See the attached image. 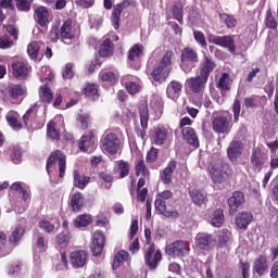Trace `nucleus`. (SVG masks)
Here are the masks:
<instances>
[{
    "mask_svg": "<svg viewBox=\"0 0 278 278\" xmlns=\"http://www.w3.org/2000/svg\"><path fill=\"white\" fill-rule=\"evenodd\" d=\"M169 199H173V191L170 190H165L157 193L154 207L156 212L165 216V218H179V212L177 210L168 211L166 208V201Z\"/></svg>",
    "mask_w": 278,
    "mask_h": 278,
    "instance_id": "obj_1",
    "label": "nucleus"
},
{
    "mask_svg": "<svg viewBox=\"0 0 278 278\" xmlns=\"http://www.w3.org/2000/svg\"><path fill=\"white\" fill-rule=\"evenodd\" d=\"M58 164L59 166V177L64 179L66 175V154L62 153L61 150H54L48 156L46 163V170L48 175H51V168Z\"/></svg>",
    "mask_w": 278,
    "mask_h": 278,
    "instance_id": "obj_2",
    "label": "nucleus"
},
{
    "mask_svg": "<svg viewBox=\"0 0 278 278\" xmlns=\"http://www.w3.org/2000/svg\"><path fill=\"white\" fill-rule=\"evenodd\" d=\"M165 255L173 257V260H184L190 255V242L184 240H176L165 247Z\"/></svg>",
    "mask_w": 278,
    "mask_h": 278,
    "instance_id": "obj_3",
    "label": "nucleus"
},
{
    "mask_svg": "<svg viewBox=\"0 0 278 278\" xmlns=\"http://www.w3.org/2000/svg\"><path fill=\"white\" fill-rule=\"evenodd\" d=\"M197 64H199V52L191 47L184 48L180 53V67L184 73H192Z\"/></svg>",
    "mask_w": 278,
    "mask_h": 278,
    "instance_id": "obj_4",
    "label": "nucleus"
},
{
    "mask_svg": "<svg viewBox=\"0 0 278 278\" xmlns=\"http://www.w3.org/2000/svg\"><path fill=\"white\" fill-rule=\"evenodd\" d=\"M210 175L213 184H224L233 175V169H231V165L229 163H220L217 165H213L210 169Z\"/></svg>",
    "mask_w": 278,
    "mask_h": 278,
    "instance_id": "obj_5",
    "label": "nucleus"
},
{
    "mask_svg": "<svg viewBox=\"0 0 278 278\" xmlns=\"http://www.w3.org/2000/svg\"><path fill=\"white\" fill-rule=\"evenodd\" d=\"M100 147L109 155H116L121 151V138L115 132L106 131L100 140Z\"/></svg>",
    "mask_w": 278,
    "mask_h": 278,
    "instance_id": "obj_6",
    "label": "nucleus"
},
{
    "mask_svg": "<svg viewBox=\"0 0 278 278\" xmlns=\"http://www.w3.org/2000/svg\"><path fill=\"white\" fill-rule=\"evenodd\" d=\"M143 260L148 268L156 270L157 266H160V262H162V250H155V243L150 244L143 251Z\"/></svg>",
    "mask_w": 278,
    "mask_h": 278,
    "instance_id": "obj_7",
    "label": "nucleus"
},
{
    "mask_svg": "<svg viewBox=\"0 0 278 278\" xmlns=\"http://www.w3.org/2000/svg\"><path fill=\"white\" fill-rule=\"evenodd\" d=\"M12 75L18 81H25L29 79L31 74V65L28 62L16 60L11 63Z\"/></svg>",
    "mask_w": 278,
    "mask_h": 278,
    "instance_id": "obj_8",
    "label": "nucleus"
},
{
    "mask_svg": "<svg viewBox=\"0 0 278 278\" xmlns=\"http://www.w3.org/2000/svg\"><path fill=\"white\" fill-rule=\"evenodd\" d=\"M60 38L64 45H73L77 38H79V33L73 28V20L67 18L60 28Z\"/></svg>",
    "mask_w": 278,
    "mask_h": 278,
    "instance_id": "obj_9",
    "label": "nucleus"
},
{
    "mask_svg": "<svg viewBox=\"0 0 278 278\" xmlns=\"http://www.w3.org/2000/svg\"><path fill=\"white\" fill-rule=\"evenodd\" d=\"M208 42L216 45L217 47H223V49H228L229 53H232V55L236 54V40L231 35H210Z\"/></svg>",
    "mask_w": 278,
    "mask_h": 278,
    "instance_id": "obj_10",
    "label": "nucleus"
},
{
    "mask_svg": "<svg viewBox=\"0 0 278 278\" xmlns=\"http://www.w3.org/2000/svg\"><path fill=\"white\" fill-rule=\"evenodd\" d=\"M7 92L11 103L14 105H21V103H23V99L27 97V87L18 84H12L7 88Z\"/></svg>",
    "mask_w": 278,
    "mask_h": 278,
    "instance_id": "obj_11",
    "label": "nucleus"
},
{
    "mask_svg": "<svg viewBox=\"0 0 278 278\" xmlns=\"http://www.w3.org/2000/svg\"><path fill=\"white\" fill-rule=\"evenodd\" d=\"M186 86L193 94H203L207 86V79L202 75L190 77L186 80Z\"/></svg>",
    "mask_w": 278,
    "mask_h": 278,
    "instance_id": "obj_12",
    "label": "nucleus"
},
{
    "mask_svg": "<svg viewBox=\"0 0 278 278\" xmlns=\"http://www.w3.org/2000/svg\"><path fill=\"white\" fill-rule=\"evenodd\" d=\"M90 249L93 257L101 256L103 249H105V235L103 231L96 230L93 232V239Z\"/></svg>",
    "mask_w": 278,
    "mask_h": 278,
    "instance_id": "obj_13",
    "label": "nucleus"
},
{
    "mask_svg": "<svg viewBox=\"0 0 278 278\" xmlns=\"http://www.w3.org/2000/svg\"><path fill=\"white\" fill-rule=\"evenodd\" d=\"M212 127L215 134H229L231 131V122L227 116L218 115L213 118Z\"/></svg>",
    "mask_w": 278,
    "mask_h": 278,
    "instance_id": "obj_14",
    "label": "nucleus"
},
{
    "mask_svg": "<svg viewBox=\"0 0 278 278\" xmlns=\"http://www.w3.org/2000/svg\"><path fill=\"white\" fill-rule=\"evenodd\" d=\"M150 138L152 140V144L162 147V144H166V141L168 140V129L164 126H156L153 128Z\"/></svg>",
    "mask_w": 278,
    "mask_h": 278,
    "instance_id": "obj_15",
    "label": "nucleus"
},
{
    "mask_svg": "<svg viewBox=\"0 0 278 278\" xmlns=\"http://www.w3.org/2000/svg\"><path fill=\"white\" fill-rule=\"evenodd\" d=\"M244 192L242 191H235L232 192V195L228 199L227 203L229 206V214L230 216H233L242 207V204L244 203Z\"/></svg>",
    "mask_w": 278,
    "mask_h": 278,
    "instance_id": "obj_16",
    "label": "nucleus"
},
{
    "mask_svg": "<svg viewBox=\"0 0 278 278\" xmlns=\"http://www.w3.org/2000/svg\"><path fill=\"white\" fill-rule=\"evenodd\" d=\"M195 244L201 251H210L216 244V239L211 233H198Z\"/></svg>",
    "mask_w": 278,
    "mask_h": 278,
    "instance_id": "obj_17",
    "label": "nucleus"
},
{
    "mask_svg": "<svg viewBox=\"0 0 278 278\" xmlns=\"http://www.w3.org/2000/svg\"><path fill=\"white\" fill-rule=\"evenodd\" d=\"M78 148L83 153H92L94 151V132L89 131L83 135Z\"/></svg>",
    "mask_w": 278,
    "mask_h": 278,
    "instance_id": "obj_18",
    "label": "nucleus"
},
{
    "mask_svg": "<svg viewBox=\"0 0 278 278\" xmlns=\"http://www.w3.org/2000/svg\"><path fill=\"white\" fill-rule=\"evenodd\" d=\"M70 262L73 268H84L88 263V252L84 250L74 251L70 254Z\"/></svg>",
    "mask_w": 278,
    "mask_h": 278,
    "instance_id": "obj_19",
    "label": "nucleus"
},
{
    "mask_svg": "<svg viewBox=\"0 0 278 278\" xmlns=\"http://www.w3.org/2000/svg\"><path fill=\"white\" fill-rule=\"evenodd\" d=\"M242 149H244L242 141L235 140L230 142L227 155L232 164L238 162V159L242 156Z\"/></svg>",
    "mask_w": 278,
    "mask_h": 278,
    "instance_id": "obj_20",
    "label": "nucleus"
},
{
    "mask_svg": "<svg viewBox=\"0 0 278 278\" xmlns=\"http://www.w3.org/2000/svg\"><path fill=\"white\" fill-rule=\"evenodd\" d=\"M136 76L124 75L121 78V84L124 86L128 94H138L140 92V84L136 83Z\"/></svg>",
    "mask_w": 278,
    "mask_h": 278,
    "instance_id": "obj_21",
    "label": "nucleus"
},
{
    "mask_svg": "<svg viewBox=\"0 0 278 278\" xmlns=\"http://www.w3.org/2000/svg\"><path fill=\"white\" fill-rule=\"evenodd\" d=\"M250 163L254 173H262V168H264V164H266V157H264L262 151L253 150Z\"/></svg>",
    "mask_w": 278,
    "mask_h": 278,
    "instance_id": "obj_22",
    "label": "nucleus"
},
{
    "mask_svg": "<svg viewBox=\"0 0 278 278\" xmlns=\"http://www.w3.org/2000/svg\"><path fill=\"white\" fill-rule=\"evenodd\" d=\"M126 8H129V1L127 0L114 5L111 17L114 29H118L121 27V14H123V10Z\"/></svg>",
    "mask_w": 278,
    "mask_h": 278,
    "instance_id": "obj_23",
    "label": "nucleus"
},
{
    "mask_svg": "<svg viewBox=\"0 0 278 278\" xmlns=\"http://www.w3.org/2000/svg\"><path fill=\"white\" fill-rule=\"evenodd\" d=\"M252 270L256 273L258 277L266 275V270H268V258H266V255L261 254L255 258Z\"/></svg>",
    "mask_w": 278,
    "mask_h": 278,
    "instance_id": "obj_24",
    "label": "nucleus"
},
{
    "mask_svg": "<svg viewBox=\"0 0 278 278\" xmlns=\"http://www.w3.org/2000/svg\"><path fill=\"white\" fill-rule=\"evenodd\" d=\"M139 116L142 129L139 130V136L142 140L147 138V128L149 127V106L142 104L139 106Z\"/></svg>",
    "mask_w": 278,
    "mask_h": 278,
    "instance_id": "obj_25",
    "label": "nucleus"
},
{
    "mask_svg": "<svg viewBox=\"0 0 278 278\" xmlns=\"http://www.w3.org/2000/svg\"><path fill=\"white\" fill-rule=\"evenodd\" d=\"M181 135L187 144L194 147V149H199V136L197 135V130H194V128L190 126L182 128Z\"/></svg>",
    "mask_w": 278,
    "mask_h": 278,
    "instance_id": "obj_26",
    "label": "nucleus"
},
{
    "mask_svg": "<svg viewBox=\"0 0 278 278\" xmlns=\"http://www.w3.org/2000/svg\"><path fill=\"white\" fill-rule=\"evenodd\" d=\"M214 68H216V62L212 60V58L204 55L203 62L200 66V75L204 77V79H210V75L214 73Z\"/></svg>",
    "mask_w": 278,
    "mask_h": 278,
    "instance_id": "obj_27",
    "label": "nucleus"
},
{
    "mask_svg": "<svg viewBox=\"0 0 278 278\" xmlns=\"http://www.w3.org/2000/svg\"><path fill=\"white\" fill-rule=\"evenodd\" d=\"M181 90H184V85L177 80H172L167 86L166 94L172 101H177L181 97Z\"/></svg>",
    "mask_w": 278,
    "mask_h": 278,
    "instance_id": "obj_28",
    "label": "nucleus"
},
{
    "mask_svg": "<svg viewBox=\"0 0 278 278\" xmlns=\"http://www.w3.org/2000/svg\"><path fill=\"white\" fill-rule=\"evenodd\" d=\"M18 118H21V114L14 110L9 111L5 115L8 125H10L14 131H21V129H23V123H21Z\"/></svg>",
    "mask_w": 278,
    "mask_h": 278,
    "instance_id": "obj_29",
    "label": "nucleus"
},
{
    "mask_svg": "<svg viewBox=\"0 0 278 278\" xmlns=\"http://www.w3.org/2000/svg\"><path fill=\"white\" fill-rule=\"evenodd\" d=\"M253 223V214L244 211L241 213H238V215L235 218V224L238 227V229H245L249 228V224Z\"/></svg>",
    "mask_w": 278,
    "mask_h": 278,
    "instance_id": "obj_30",
    "label": "nucleus"
},
{
    "mask_svg": "<svg viewBox=\"0 0 278 278\" xmlns=\"http://www.w3.org/2000/svg\"><path fill=\"white\" fill-rule=\"evenodd\" d=\"M25 236V227L17 225L14 230L11 232V236L9 237V244L10 249H14L18 247V242L23 240V237Z\"/></svg>",
    "mask_w": 278,
    "mask_h": 278,
    "instance_id": "obj_31",
    "label": "nucleus"
},
{
    "mask_svg": "<svg viewBox=\"0 0 278 278\" xmlns=\"http://www.w3.org/2000/svg\"><path fill=\"white\" fill-rule=\"evenodd\" d=\"M177 168V161H169L167 166L163 169L161 174V181L168 186L173 184V173Z\"/></svg>",
    "mask_w": 278,
    "mask_h": 278,
    "instance_id": "obj_32",
    "label": "nucleus"
},
{
    "mask_svg": "<svg viewBox=\"0 0 278 278\" xmlns=\"http://www.w3.org/2000/svg\"><path fill=\"white\" fill-rule=\"evenodd\" d=\"M150 75L153 81H156L157 84H162L166 81V79H168V76L170 75V70H166L165 67L157 65L152 70Z\"/></svg>",
    "mask_w": 278,
    "mask_h": 278,
    "instance_id": "obj_33",
    "label": "nucleus"
},
{
    "mask_svg": "<svg viewBox=\"0 0 278 278\" xmlns=\"http://www.w3.org/2000/svg\"><path fill=\"white\" fill-rule=\"evenodd\" d=\"M98 54L100 58H110L114 55V42L110 38L104 39L98 49Z\"/></svg>",
    "mask_w": 278,
    "mask_h": 278,
    "instance_id": "obj_34",
    "label": "nucleus"
},
{
    "mask_svg": "<svg viewBox=\"0 0 278 278\" xmlns=\"http://www.w3.org/2000/svg\"><path fill=\"white\" fill-rule=\"evenodd\" d=\"M81 92L87 97V99H90L91 101H97V99L101 97L99 94V85L94 83H87Z\"/></svg>",
    "mask_w": 278,
    "mask_h": 278,
    "instance_id": "obj_35",
    "label": "nucleus"
},
{
    "mask_svg": "<svg viewBox=\"0 0 278 278\" xmlns=\"http://www.w3.org/2000/svg\"><path fill=\"white\" fill-rule=\"evenodd\" d=\"M35 16L40 27H47L49 25V9L47 7H38L35 10Z\"/></svg>",
    "mask_w": 278,
    "mask_h": 278,
    "instance_id": "obj_36",
    "label": "nucleus"
},
{
    "mask_svg": "<svg viewBox=\"0 0 278 278\" xmlns=\"http://www.w3.org/2000/svg\"><path fill=\"white\" fill-rule=\"evenodd\" d=\"M74 187L78 188V190H85L86 186L90 184V176L81 175L79 170H74Z\"/></svg>",
    "mask_w": 278,
    "mask_h": 278,
    "instance_id": "obj_37",
    "label": "nucleus"
},
{
    "mask_svg": "<svg viewBox=\"0 0 278 278\" xmlns=\"http://www.w3.org/2000/svg\"><path fill=\"white\" fill-rule=\"evenodd\" d=\"M99 78L103 84H108V86H116L118 84V74L114 72L102 70L99 74Z\"/></svg>",
    "mask_w": 278,
    "mask_h": 278,
    "instance_id": "obj_38",
    "label": "nucleus"
},
{
    "mask_svg": "<svg viewBox=\"0 0 278 278\" xmlns=\"http://www.w3.org/2000/svg\"><path fill=\"white\" fill-rule=\"evenodd\" d=\"M71 242V232L68 230L62 231L56 236L55 239V249L59 251H64L68 243Z\"/></svg>",
    "mask_w": 278,
    "mask_h": 278,
    "instance_id": "obj_39",
    "label": "nucleus"
},
{
    "mask_svg": "<svg viewBox=\"0 0 278 278\" xmlns=\"http://www.w3.org/2000/svg\"><path fill=\"white\" fill-rule=\"evenodd\" d=\"M47 137L54 142L60 141V138H62V135L60 134V129H58V124L55 123V121L48 122Z\"/></svg>",
    "mask_w": 278,
    "mask_h": 278,
    "instance_id": "obj_40",
    "label": "nucleus"
},
{
    "mask_svg": "<svg viewBox=\"0 0 278 278\" xmlns=\"http://www.w3.org/2000/svg\"><path fill=\"white\" fill-rule=\"evenodd\" d=\"M70 205L72 212H81V210H84V194L81 192L72 194Z\"/></svg>",
    "mask_w": 278,
    "mask_h": 278,
    "instance_id": "obj_41",
    "label": "nucleus"
},
{
    "mask_svg": "<svg viewBox=\"0 0 278 278\" xmlns=\"http://www.w3.org/2000/svg\"><path fill=\"white\" fill-rule=\"evenodd\" d=\"M264 25L266 29H271V31H277L278 22L277 17H275V13H273L271 9H267L265 13Z\"/></svg>",
    "mask_w": 278,
    "mask_h": 278,
    "instance_id": "obj_42",
    "label": "nucleus"
},
{
    "mask_svg": "<svg viewBox=\"0 0 278 278\" xmlns=\"http://www.w3.org/2000/svg\"><path fill=\"white\" fill-rule=\"evenodd\" d=\"M39 99L42 103H47L48 105L53 102V90H51L49 84H45L40 87Z\"/></svg>",
    "mask_w": 278,
    "mask_h": 278,
    "instance_id": "obj_43",
    "label": "nucleus"
},
{
    "mask_svg": "<svg viewBox=\"0 0 278 278\" xmlns=\"http://www.w3.org/2000/svg\"><path fill=\"white\" fill-rule=\"evenodd\" d=\"M217 88L222 90V92H229L231 90V77L228 73H223L218 83Z\"/></svg>",
    "mask_w": 278,
    "mask_h": 278,
    "instance_id": "obj_44",
    "label": "nucleus"
},
{
    "mask_svg": "<svg viewBox=\"0 0 278 278\" xmlns=\"http://www.w3.org/2000/svg\"><path fill=\"white\" fill-rule=\"evenodd\" d=\"M135 175L137 177H140V175H142V177H146V179H149V177H151V172L147 167V164H144V160L141 159L137 161L135 165Z\"/></svg>",
    "mask_w": 278,
    "mask_h": 278,
    "instance_id": "obj_45",
    "label": "nucleus"
},
{
    "mask_svg": "<svg viewBox=\"0 0 278 278\" xmlns=\"http://www.w3.org/2000/svg\"><path fill=\"white\" fill-rule=\"evenodd\" d=\"M189 195L195 205H203V203H207V195L199 189L189 191Z\"/></svg>",
    "mask_w": 278,
    "mask_h": 278,
    "instance_id": "obj_46",
    "label": "nucleus"
},
{
    "mask_svg": "<svg viewBox=\"0 0 278 278\" xmlns=\"http://www.w3.org/2000/svg\"><path fill=\"white\" fill-rule=\"evenodd\" d=\"M12 253V248L8 247V235L0 231V257H5Z\"/></svg>",
    "mask_w": 278,
    "mask_h": 278,
    "instance_id": "obj_47",
    "label": "nucleus"
},
{
    "mask_svg": "<svg viewBox=\"0 0 278 278\" xmlns=\"http://www.w3.org/2000/svg\"><path fill=\"white\" fill-rule=\"evenodd\" d=\"M144 51V46L140 43L134 45L128 51L129 62H136V59L142 58V52Z\"/></svg>",
    "mask_w": 278,
    "mask_h": 278,
    "instance_id": "obj_48",
    "label": "nucleus"
},
{
    "mask_svg": "<svg viewBox=\"0 0 278 278\" xmlns=\"http://www.w3.org/2000/svg\"><path fill=\"white\" fill-rule=\"evenodd\" d=\"M92 224V216L88 214L78 215L74 220V227L81 229Z\"/></svg>",
    "mask_w": 278,
    "mask_h": 278,
    "instance_id": "obj_49",
    "label": "nucleus"
},
{
    "mask_svg": "<svg viewBox=\"0 0 278 278\" xmlns=\"http://www.w3.org/2000/svg\"><path fill=\"white\" fill-rule=\"evenodd\" d=\"M174 55H175V53L173 52V50H167L163 54V56L159 63V66H161L167 71H170V66H173V56Z\"/></svg>",
    "mask_w": 278,
    "mask_h": 278,
    "instance_id": "obj_50",
    "label": "nucleus"
},
{
    "mask_svg": "<svg viewBox=\"0 0 278 278\" xmlns=\"http://www.w3.org/2000/svg\"><path fill=\"white\" fill-rule=\"evenodd\" d=\"M129 170H131V165L127 161H117V173L119 174V179H125V177H128Z\"/></svg>",
    "mask_w": 278,
    "mask_h": 278,
    "instance_id": "obj_51",
    "label": "nucleus"
},
{
    "mask_svg": "<svg viewBox=\"0 0 278 278\" xmlns=\"http://www.w3.org/2000/svg\"><path fill=\"white\" fill-rule=\"evenodd\" d=\"M219 18L226 25L227 29H235L238 25V20L228 13H220Z\"/></svg>",
    "mask_w": 278,
    "mask_h": 278,
    "instance_id": "obj_52",
    "label": "nucleus"
},
{
    "mask_svg": "<svg viewBox=\"0 0 278 278\" xmlns=\"http://www.w3.org/2000/svg\"><path fill=\"white\" fill-rule=\"evenodd\" d=\"M172 14L180 25H184V4L176 2L172 8Z\"/></svg>",
    "mask_w": 278,
    "mask_h": 278,
    "instance_id": "obj_53",
    "label": "nucleus"
},
{
    "mask_svg": "<svg viewBox=\"0 0 278 278\" xmlns=\"http://www.w3.org/2000/svg\"><path fill=\"white\" fill-rule=\"evenodd\" d=\"M223 223H225V213L222 208H217L213 213V218L211 220V224L213 227H223Z\"/></svg>",
    "mask_w": 278,
    "mask_h": 278,
    "instance_id": "obj_54",
    "label": "nucleus"
},
{
    "mask_svg": "<svg viewBox=\"0 0 278 278\" xmlns=\"http://www.w3.org/2000/svg\"><path fill=\"white\" fill-rule=\"evenodd\" d=\"M38 53H40V45L38 41H33L27 47V54L30 60H38Z\"/></svg>",
    "mask_w": 278,
    "mask_h": 278,
    "instance_id": "obj_55",
    "label": "nucleus"
},
{
    "mask_svg": "<svg viewBox=\"0 0 278 278\" xmlns=\"http://www.w3.org/2000/svg\"><path fill=\"white\" fill-rule=\"evenodd\" d=\"M17 12H30L34 0H14Z\"/></svg>",
    "mask_w": 278,
    "mask_h": 278,
    "instance_id": "obj_56",
    "label": "nucleus"
},
{
    "mask_svg": "<svg viewBox=\"0 0 278 278\" xmlns=\"http://www.w3.org/2000/svg\"><path fill=\"white\" fill-rule=\"evenodd\" d=\"M36 108H38V104L35 103L33 104L23 115L22 121L25 125V127H29V121H31V116L38 114V112L36 111Z\"/></svg>",
    "mask_w": 278,
    "mask_h": 278,
    "instance_id": "obj_57",
    "label": "nucleus"
},
{
    "mask_svg": "<svg viewBox=\"0 0 278 278\" xmlns=\"http://www.w3.org/2000/svg\"><path fill=\"white\" fill-rule=\"evenodd\" d=\"M129 257V253L125 252V251H119L113 261V269L116 270V268H118L123 262L127 261V258Z\"/></svg>",
    "mask_w": 278,
    "mask_h": 278,
    "instance_id": "obj_58",
    "label": "nucleus"
},
{
    "mask_svg": "<svg viewBox=\"0 0 278 278\" xmlns=\"http://www.w3.org/2000/svg\"><path fill=\"white\" fill-rule=\"evenodd\" d=\"M35 247L39 251H47V249L49 248V241L45 239V236H42V233H38L35 237Z\"/></svg>",
    "mask_w": 278,
    "mask_h": 278,
    "instance_id": "obj_59",
    "label": "nucleus"
},
{
    "mask_svg": "<svg viewBox=\"0 0 278 278\" xmlns=\"http://www.w3.org/2000/svg\"><path fill=\"white\" fill-rule=\"evenodd\" d=\"M193 38L202 49H207V40L205 39V34L201 30H193Z\"/></svg>",
    "mask_w": 278,
    "mask_h": 278,
    "instance_id": "obj_60",
    "label": "nucleus"
},
{
    "mask_svg": "<svg viewBox=\"0 0 278 278\" xmlns=\"http://www.w3.org/2000/svg\"><path fill=\"white\" fill-rule=\"evenodd\" d=\"M243 103L247 109L257 108V105H260V96L252 94L250 97H247V98H244Z\"/></svg>",
    "mask_w": 278,
    "mask_h": 278,
    "instance_id": "obj_61",
    "label": "nucleus"
},
{
    "mask_svg": "<svg viewBox=\"0 0 278 278\" xmlns=\"http://www.w3.org/2000/svg\"><path fill=\"white\" fill-rule=\"evenodd\" d=\"M39 229H42L46 233H53L55 231V225L47 219H42L38 223Z\"/></svg>",
    "mask_w": 278,
    "mask_h": 278,
    "instance_id": "obj_62",
    "label": "nucleus"
},
{
    "mask_svg": "<svg viewBox=\"0 0 278 278\" xmlns=\"http://www.w3.org/2000/svg\"><path fill=\"white\" fill-rule=\"evenodd\" d=\"M231 232L227 229H224L218 235V244L219 247H225L229 242Z\"/></svg>",
    "mask_w": 278,
    "mask_h": 278,
    "instance_id": "obj_63",
    "label": "nucleus"
},
{
    "mask_svg": "<svg viewBox=\"0 0 278 278\" xmlns=\"http://www.w3.org/2000/svg\"><path fill=\"white\" fill-rule=\"evenodd\" d=\"M73 63H67L62 72L63 79H73L75 77V72H73L74 68Z\"/></svg>",
    "mask_w": 278,
    "mask_h": 278,
    "instance_id": "obj_64",
    "label": "nucleus"
}]
</instances>
